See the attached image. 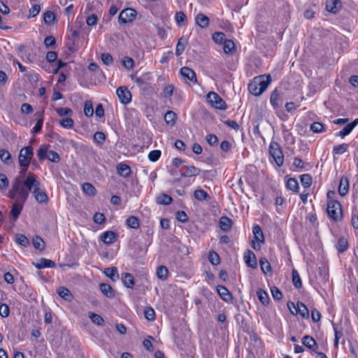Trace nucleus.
Instances as JSON below:
<instances>
[{"label": "nucleus", "instance_id": "1", "mask_svg": "<svg viewBox=\"0 0 358 358\" xmlns=\"http://www.w3.org/2000/svg\"><path fill=\"white\" fill-rule=\"evenodd\" d=\"M271 81L270 75L260 76L254 78L248 85L249 92L255 96H259L268 87Z\"/></svg>", "mask_w": 358, "mask_h": 358}, {"label": "nucleus", "instance_id": "2", "mask_svg": "<svg viewBox=\"0 0 358 358\" xmlns=\"http://www.w3.org/2000/svg\"><path fill=\"white\" fill-rule=\"evenodd\" d=\"M12 186L14 188V191L18 195L19 199L22 203H24L27 201L29 193L25 188L22 178L20 177H17L14 180Z\"/></svg>", "mask_w": 358, "mask_h": 358}, {"label": "nucleus", "instance_id": "3", "mask_svg": "<svg viewBox=\"0 0 358 358\" xmlns=\"http://www.w3.org/2000/svg\"><path fill=\"white\" fill-rule=\"evenodd\" d=\"M269 152L278 166L282 165L284 157L280 145L277 142L272 141L269 145Z\"/></svg>", "mask_w": 358, "mask_h": 358}, {"label": "nucleus", "instance_id": "4", "mask_svg": "<svg viewBox=\"0 0 358 358\" xmlns=\"http://www.w3.org/2000/svg\"><path fill=\"white\" fill-rule=\"evenodd\" d=\"M34 156L33 148L27 146L23 148L19 154L18 160L20 166H29Z\"/></svg>", "mask_w": 358, "mask_h": 358}, {"label": "nucleus", "instance_id": "5", "mask_svg": "<svg viewBox=\"0 0 358 358\" xmlns=\"http://www.w3.org/2000/svg\"><path fill=\"white\" fill-rule=\"evenodd\" d=\"M137 12L131 8H127L122 10L118 15V22L120 24L131 23L136 18Z\"/></svg>", "mask_w": 358, "mask_h": 358}, {"label": "nucleus", "instance_id": "6", "mask_svg": "<svg viewBox=\"0 0 358 358\" xmlns=\"http://www.w3.org/2000/svg\"><path fill=\"white\" fill-rule=\"evenodd\" d=\"M328 215L334 220H338L341 217V206L338 201L336 200H330L327 203Z\"/></svg>", "mask_w": 358, "mask_h": 358}, {"label": "nucleus", "instance_id": "7", "mask_svg": "<svg viewBox=\"0 0 358 358\" xmlns=\"http://www.w3.org/2000/svg\"><path fill=\"white\" fill-rule=\"evenodd\" d=\"M206 99L208 102L213 107L220 110H225L227 106L224 100L215 92H210Z\"/></svg>", "mask_w": 358, "mask_h": 358}, {"label": "nucleus", "instance_id": "8", "mask_svg": "<svg viewBox=\"0 0 358 358\" xmlns=\"http://www.w3.org/2000/svg\"><path fill=\"white\" fill-rule=\"evenodd\" d=\"M35 174L29 173L23 183L28 192H36L40 187V182Z\"/></svg>", "mask_w": 358, "mask_h": 358}, {"label": "nucleus", "instance_id": "9", "mask_svg": "<svg viewBox=\"0 0 358 358\" xmlns=\"http://www.w3.org/2000/svg\"><path fill=\"white\" fill-rule=\"evenodd\" d=\"M120 101L122 104H128L131 100V94L125 87H120L116 90Z\"/></svg>", "mask_w": 358, "mask_h": 358}, {"label": "nucleus", "instance_id": "10", "mask_svg": "<svg viewBox=\"0 0 358 358\" xmlns=\"http://www.w3.org/2000/svg\"><path fill=\"white\" fill-rule=\"evenodd\" d=\"M244 259L245 264H247L248 266L251 267L252 268H257V258L255 253L252 251L248 250L247 252H245Z\"/></svg>", "mask_w": 358, "mask_h": 358}, {"label": "nucleus", "instance_id": "11", "mask_svg": "<svg viewBox=\"0 0 358 358\" xmlns=\"http://www.w3.org/2000/svg\"><path fill=\"white\" fill-rule=\"evenodd\" d=\"M216 289L217 294L223 301L226 302H231L232 301V294L225 287L217 285Z\"/></svg>", "mask_w": 358, "mask_h": 358}, {"label": "nucleus", "instance_id": "12", "mask_svg": "<svg viewBox=\"0 0 358 358\" xmlns=\"http://www.w3.org/2000/svg\"><path fill=\"white\" fill-rule=\"evenodd\" d=\"M117 237L115 232L107 231L101 234L100 239L106 244H112L116 241Z\"/></svg>", "mask_w": 358, "mask_h": 358}, {"label": "nucleus", "instance_id": "13", "mask_svg": "<svg viewBox=\"0 0 358 358\" xmlns=\"http://www.w3.org/2000/svg\"><path fill=\"white\" fill-rule=\"evenodd\" d=\"M182 171L183 172L181 173V177L183 178L198 176L201 172V170L199 168L194 166H183L182 168Z\"/></svg>", "mask_w": 358, "mask_h": 358}, {"label": "nucleus", "instance_id": "14", "mask_svg": "<svg viewBox=\"0 0 358 358\" xmlns=\"http://www.w3.org/2000/svg\"><path fill=\"white\" fill-rule=\"evenodd\" d=\"M33 264L38 269L56 266V264L53 261L45 258H41L38 263H33Z\"/></svg>", "mask_w": 358, "mask_h": 358}, {"label": "nucleus", "instance_id": "15", "mask_svg": "<svg viewBox=\"0 0 358 358\" xmlns=\"http://www.w3.org/2000/svg\"><path fill=\"white\" fill-rule=\"evenodd\" d=\"M23 208V203L20 204L18 201H16L11 208L10 212L11 216L13 218V221H16L20 215Z\"/></svg>", "mask_w": 358, "mask_h": 358}, {"label": "nucleus", "instance_id": "16", "mask_svg": "<svg viewBox=\"0 0 358 358\" xmlns=\"http://www.w3.org/2000/svg\"><path fill=\"white\" fill-rule=\"evenodd\" d=\"M358 124V118L355 119L352 122L347 124L343 129H341L337 136L344 138L348 135L354 129V127Z\"/></svg>", "mask_w": 358, "mask_h": 358}, {"label": "nucleus", "instance_id": "17", "mask_svg": "<svg viewBox=\"0 0 358 358\" xmlns=\"http://www.w3.org/2000/svg\"><path fill=\"white\" fill-rule=\"evenodd\" d=\"M341 6V2L338 0H327L326 9L332 13H336Z\"/></svg>", "mask_w": 358, "mask_h": 358}, {"label": "nucleus", "instance_id": "18", "mask_svg": "<svg viewBox=\"0 0 358 358\" xmlns=\"http://www.w3.org/2000/svg\"><path fill=\"white\" fill-rule=\"evenodd\" d=\"M302 343L307 347L308 348L315 351L317 348V344L315 341V340L310 336H305L302 338Z\"/></svg>", "mask_w": 358, "mask_h": 358}, {"label": "nucleus", "instance_id": "19", "mask_svg": "<svg viewBox=\"0 0 358 358\" xmlns=\"http://www.w3.org/2000/svg\"><path fill=\"white\" fill-rule=\"evenodd\" d=\"M180 73L183 78H187L190 81H196V73L188 67L184 66L181 68Z\"/></svg>", "mask_w": 358, "mask_h": 358}, {"label": "nucleus", "instance_id": "20", "mask_svg": "<svg viewBox=\"0 0 358 358\" xmlns=\"http://www.w3.org/2000/svg\"><path fill=\"white\" fill-rule=\"evenodd\" d=\"M349 188L348 180L346 177H342L340 180V184L338 186V193L341 196H345L348 192Z\"/></svg>", "mask_w": 358, "mask_h": 358}, {"label": "nucleus", "instance_id": "21", "mask_svg": "<svg viewBox=\"0 0 358 358\" xmlns=\"http://www.w3.org/2000/svg\"><path fill=\"white\" fill-rule=\"evenodd\" d=\"M36 200L40 203H46L48 201V195L40 187L36 191L33 192Z\"/></svg>", "mask_w": 358, "mask_h": 358}, {"label": "nucleus", "instance_id": "22", "mask_svg": "<svg viewBox=\"0 0 358 358\" xmlns=\"http://www.w3.org/2000/svg\"><path fill=\"white\" fill-rule=\"evenodd\" d=\"M196 23L201 28H206L209 25V19L203 13H199L196 16Z\"/></svg>", "mask_w": 358, "mask_h": 358}, {"label": "nucleus", "instance_id": "23", "mask_svg": "<svg viewBox=\"0 0 358 358\" xmlns=\"http://www.w3.org/2000/svg\"><path fill=\"white\" fill-rule=\"evenodd\" d=\"M103 273L107 277L110 278L114 282L119 279V274L116 267L113 266L106 268Z\"/></svg>", "mask_w": 358, "mask_h": 358}, {"label": "nucleus", "instance_id": "24", "mask_svg": "<svg viewBox=\"0 0 358 358\" xmlns=\"http://www.w3.org/2000/svg\"><path fill=\"white\" fill-rule=\"evenodd\" d=\"M122 280L124 285L128 288H133L134 285V279L133 275L129 273L122 274Z\"/></svg>", "mask_w": 358, "mask_h": 358}, {"label": "nucleus", "instance_id": "25", "mask_svg": "<svg viewBox=\"0 0 358 358\" xmlns=\"http://www.w3.org/2000/svg\"><path fill=\"white\" fill-rule=\"evenodd\" d=\"M100 290L108 298H113L115 296L114 291L109 284L101 283L100 285Z\"/></svg>", "mask_w": 358, "mask_h": 358}, {"label": "nucleus", "instance_id": "26", "mask_svg": "<svg viewBox=\"0 0 358 358\" xmlns=\"http://www.w3.org/2000/svg\"><path fill=\"white\" fill-rule=\"evenodd\" d=\"M219 225L222 231H227L231 227V220L226 216H222L220 219Z\"/></svg>", "mask_w": 358, "mask_h": 358}, {"label": "nucleus", "instance_id": "27", "mask_svg": "<svg viewBox=\"0 0 358 358\" xmlns=\"http://www.w3.org/2000/svg\"><path fill=\"white\" fill-rule=\"evenodd\" d=\"M252 232L254 234L255 240L258 243H264V236L261 227L259 225L257 224L253 227Z\"/></svg>", "mask_w": 358, "mask_h": 358}, {"label": "nucleus", "instance_id": "28", "mask_svg": "<svg viewBox=\"0 0 358 358\" xmlns=\"http://www.w3.org/2000/svg\"><path fill=\"white\" fill-rule=\"evenodd\" d=\"M43 114H44L43 110L38 112L36 114V115H38V120H37L36 125L31 130V132L33 134H36L41 130L42 127H43Z\"/></svg>", "mask_w": 358, "mask_h": 358}, {"label": "nucleus", "instance_id": "29", "mask_svg": "<svg viewBox=\"0 0 358 358\" xmlns=\"http://www.w3.org/2000/svg\"><path fill=\"white\" fill-rule=\"evenodd\" d=\"M194 195L195 199L199 201H209L210 199L208 194L201 189H196L194 192Z\"/></svg>", "mask_w": 358, "mask_h": 358}, {"label": "nucleus", "instance_id": "30", "mask_svg": "<svg viewBox=\"0 0 358 358\" xmlns=\"http://www.w3.org/2000/svg\"><path fill=\"white\" fill-rule=\"evenodd\" d=\"M296 314L299 313L302 317L307 318L309 316V312L306 306L301 302L297 303V307L295 308Z\"/></svg>", "mask_w": 358, "mask_h": 358}, {"label": "nucleus", "instance_id": "31", "mask_svg": "<svg viewBox=\"0 0 358 358\" xmlns=\"http://www.w3.org/2000/svg\"><path fill=\"white\" fill-rule=\"evenodd\" d=\"M57 292L59 296L66 301H70L72 299V294L71 292L64 287H59L57 290Z\"/></svg>", "mask_w": 358, "mask_h": 358}, {"label": "nucleus", "instance_id": "32", "mask_svg": "<svg viewBox=\"0 0 358 358\" xmlns=\"http://www.w3.org/2000/svg\"><path fill=\"white\" fill-rule=\"evenodd\" d=\"M117 173L124 177H127L130 175V167L125 164H120L117 167Z\"/></svg>", "mask_w": 358, "mask_h": 358}, {"label": "nucleus", "instance_id": "33", "mask_svg": "<svg viewBox=\"0 0 358 358\" xmlns=\"http://www.w3.org/2000/svg\"><path fill=\"white\" fill-rule=\"evenodd\" d=\"M83 192L89 196H94L96 194L95 187L89 182H85L82 186Z\"/></svg>", "mask_w": 358, "mask_h": 358}, {"label": "nucleus", "instance_id": "34", "mask_svg": "<svg viewBox=\"0 0 358 358\" xmlns=\"http://www.w3.org/2000/svg\"><path fill=\"white\" fill-rule=\"evenodd\" d=\"M259 300L263 305H267L269 303V297L268 294L262 289L257 292Z\"/></svg>", "mask_w": 358, "mask_h": 358}, {"label": "nucleus", "instance_id": "35", "mask_svg": "<svg viewBox=\"0 0 358 358\" xmlns=\"http://www.w3.org/2000/svg\"><path fill=\"white\" fill-rule=\"evenodd\" d=\"M176 120V114L174 112L169 110L164 115V120L167 124H170L171 126L174 125Z\"/></svg>", "mask_w": 358, "mask_h": 358}, {"label": "nucleus", "instance_id": "36", "mask_svg": "<svg viewBox=\"0 0 358 358\" xmlns=\"http://www.w3.org/2000/svg\"><path fill=\"white\" fill-rule=\"evenodd\" d=\"M223 50L226 54H231L235 48V44L231 40H224Z\"/></svg>", "mask_w": 358, "mask_h": 358}, {"label": "nucleus", "instance_id": "37", "mask_svg": "<svg viewBox=\"0 0 358 358\" xmlns=\"http://www.w3.org/2000/svg\"><path fill=\"white\" fill-rule=\"evenodd\" d=\"M168 269L164 266H160L157 268V276L160 280H164L167 278L168 276Z\"/></svg>", "mask_w": 358, "mask_h": 358}, {"label": "nucleus", "instance_id": "38", "mask_svg": "<svg viewBox=\"0 0 358 358\" xmlns=\"http://www.w3.org/2000/svg\"><path fill=\"white\" fill-rule=\"evenodd\" d=\"M172 198L166 194H162L157 196V202L161 205H169L172 202Z\"/></svg>", "mask_w": 358, "mask_h": 358}, {"label": "nucleus", "instance_id": "39", "mask_svg": "<svg viewBox=\"0 0 358 358\" xmlns=\"http://www.w3.org/2000/svg\"><path fill=\"white\" fill-rule=\"evenodd\" d=\"M186 44H187L186 39H185L183 38H180V40L178 41V42L177 43L176 49V55L177 56L180 55L183 52V51L185 50Z\"/></svg>", "mask_w": 358, "mask_h": 358}, {"label": "nucleus", "instance_id": "40", "mask_svg": "<svg viewBox=\"0 0 358 358\" xmlns=\"http://www.w3.org/2000/svg\"><path fill=\"white\" fill-rule=\"evenodd\" d=\"M286 187L288 189L297 192L299 189L298 181L294 178H289L287 181Z\"/></svg>", "mask_w": 358, "mask_h": 358}, {"label": "nucleus", "instance_id": "41", "mask_svg": "<svg viewBox=\"0 0 358 358\" xmlns=\"http://www.w3.org/2000/svg\"><path fill=\"white\" fill-rule=\"evenodd\" d=\"M126 223L128 227L132 229H138L140 225L138 219L135 216L129 217L126 220Z\"/></svg>", "mask_w": 358, "mask_h": 358}, {"label": "nucleus", "instance_id": "42", "mask_svg": "<svg viewBox=\"0 0 358 358\" xmlns=\"http://www.w3.org/2000/svg\"><path fill=\"white\" fill-rule=\"evenodd\" d=\"M84 113L88 117H92L93 115V114H94V109H93V106H92V103L90 100H87L85 102Z\"/></svg>", "mask_w": 358, "mask_h": 358}, {"label": "nucleus", "instance_id": "43", "mask_svg": "<svg viewBox=\"0 0 358 358\" xmlns=\"http://www.w3.org/2000/svg\"><path fill=\"white\" fill-rule=\"evenodd\" d=\"M43 20L45 24H52L55 20V15L53 12L48 10L43 14Z\"/></svg>", "mask_w": 358, "mask_h": 358}, {"label": "nucleus", "instance_id": "44", "mask_svg": "<svg viewBox=\"0 0 358 358\" xmlns=\"http://www.w3.org/2000/svg\"><path fill=\"white\" fill-rule=\"evenodd\" d=\"M348 248V243L347 239L344 238H341L338 241V244L336 245V248L339 252H343L345 251Z\"/></svg>", "mask_w": 358, "mask_h": 358}, {"label": "nucleus", "instance_id": "45", "mask_svg": "<svg viewBox=\"0 0 358 358\" xmlns=\"http://www.w3.org/2000/svg\"><path fill=\"white\" fill-rule=\"evenodd\" d=\"M278 99H279V93L277 90H275L271 93V98H270L271 103L275 109L278 108L279 106Z\"/></svg>", "mask_w": 358, "mask_h": 358}, {"label": "nucleus", "instance_id": "46", "mask_svg": "<svg viewBox=\"0 0 358 358\" xmlns=\"http://www.w3.org/2000/svg\"><path fill=\"white\" fill-rule=\"evenodd\" d=\"M33 245L37 250H43L45 248V242L39 236H36L33 238Z\"/></svg>", "mask_w": 358, "mask_h": 358}, {"label": "nucleus", "instance_id": "47", "mask_svg": "<svg viewBox=\"0 0 358 358\" xmlns=\"http://www.w3.org/2000/svg\"><path fill=\"white\" fill-rule=\"evenodd\" d=\"M259 264H260L261 269L264 273L266 274L268 272H271V265L267 259H261Z\"/></svg>", "mask_w": 358, "mask_h": 358}, {"label": "nucleus", "instance_id": "48", "mask_svg": "<svg viewBox=\"0 0 358 358\" xmlns=\"http://www.w3.org/2000/svg\"><path fill=\"white\" fill-rule=\"evenodd\" d=\"M0 159L2 162L7 164H10L11 155L8 151L6 150H0Z\"/></svg>", "mask_w": 358, "mask_h": 358}, {"label": "nucleus", "instance_id": "49", "mask_svg": "<svg viewBox=\"0 0 358 358\" xmlns=\"http://www.w3.org/2000/svg\"><path fill=\"white\" fill-rule=\"evenodd\" d=\"M292 282L296 288H300L302 286L299 274L296 270L292 271Z\"/></svg>", "mask_w": 358, "mask_h": 358}, {"label": "nucleus", "instance_id": "50", "mask_svg": "<svg viewBox=\"0 0 358 358\" xmlns=\"http://www.w3.org/2000/svg\"><path fill=\"white\" fill-rule=\"evenodd\" d=\"M89 317L91 319V320L94 323V324H96L98 325H101L103 324L104 320L103 319V317L101 316H100L98 314H96V313H92V312H90L89 313Z\"/></svg>", "mask_w": 358, "mask_h": 358}, {"label": "nucleus", "instance_id": "51", "mask_svg": "<svg viewBox=\"0 0 358 358\" xmlns=\"http://www.w3.org/2000/svg\"><path fill=\"white\" fill-rule=\"evenodd\" d=\"M144 315L145 318L149 321H153L155 320V313L152 308L147 307L144 310Z\"/></svg>", "mask_w": 358, "mask_h": 358}, {"label": "nucleus", "instance_id": "52", "mask_svg": "<svg viewBox=\"0 0 358 358\" xmlns=\"http://www.w3.org/2000/svg\"><path fill=\"white\" fill-rule=\"evenodd\" d=\"M176 20L178 25H183L185 24V22L187 21V16L182 11L177 12L176 14Z\"/></svg>", "mask_w": 358, "mask_h": 358}, {"label": "nucleus", "instance_id": "53", "mask_svg": "<svg viewBox=\"0 0 358 358\" xmlns=\"http://www.w3.org/2000/svg\"><path fill=\"white\" fill-rule=\"evenodd\" d=\"M301 182L305 187H308L312 184V177L309 174L301 176Z\"/></svg>", "mask_w": 358, "mask_h": 358}, {"label": "nucleus", "instance_id": "54", "mask_svg": "<svg viewBox=\"0 0 358 358\" xmlns=\"http://www.w3.org/2000/svg\"><path fill=\"white\" fill-rule=\"evenodd\" d=\"M59 124L66 129H71L73 127L74 122L71 117H66L61 120Z\"/></svg>", "mask_w": 358, "mask_h": 358}, {"label": "nucleus", "instance_id": "55", "mask_svg": "<svg viewBox=\"0 0 358 358\" xmlns=\"http://www.w3.org/2000/svg\"><path fill=\"white\" fill-rule=\"evenodd\" d=\"M47 159L50 162L57 163L60 161V157L55 151L50 150L48 152Z\"/></svg>", "mask_w": 358, "mask_h": 358}, {"label": "nucleus", "instance_id": "56", "mask_svg": "<svg viewBox=\"0 0 358 358\" xmlns=\"http://www.w3.org/2000/svg\"><path fill=\"white\" fill-rule=\"evenodd\" d=\"M208 259L213 265H218L220 262L219 255L213 251L209 252Z\"/></svg>", "mask_w": 358, "mask_h": 358}, {"label": "nucleus", "instance_id": "57", "mask_svg": "<svg viewBox=\"0 0 358 358\" xmlns=\"http://www.w3.org/2000/svg\"><path fill=\"white\" fill-rule=\"evenodd\" d=\"M15 241L22 246H27L29 243V239L23 234H17Z\"/></svg>", "mask_w": 358, "mask_h": 358}, {"label": "nucleus", "instance_id": "58", "mask_svg": "<svg viewBox=\"0 0 358 358\" xmlns=\"http://www.w3.org/2000/svg\"><path fill=\"white\" fill-rule=\"evenodd\" d=\"M37 157L40 160H43L47 158L48 150L45 145H41L40 148L37 150Z\"/></svg>", "mask_w": 358, "mask_h": 358}, {"label": "nucleus", "instance_id": "59", "mask_svg": "<svg viewBox=\"0 0 358 358\" xmlns=\"http://www.w3.org/2000/svg\"><path fill=\"white\" fill-rule=\"evenodd\" d=\"M101 59L102 62L106 65H110L113 63V59L110 53L104 52L101 54Z\"/></svg>", "mask_w": 358, "mask_h": 358}, {"label": "nucleus", "instance_id": "60", "mask_svg": "<svg viewBox=\"0 0 358 358\" xmlns=\"http://www.w3.org/2000/svg\"><path fill=\"white\" fill-rule=\"evenodd\" d=\"M310 129L314 133H320L323 131L324 126L320 122H315L310 124Z\"/></svg>", "mask_w": 358, "mask_h": 358}, {"label": "nucleus", "instance_id": "61", "mask_svg": "<svg viewBox=\"0 0 358 358\" xmlns=\"http://www.w3.org/2000/svg\"><path fill=\"white\" fill-rule=\"evenodd\" d=\"M213 39L216 43H222L226 40L225 34L222 32H215L213 35Z\"/></svg>", "mask_w": 358, "mask_h": 358}, {"label": "nucleus", "instance_id": "62", "mask_svg": "<svg viewBox=\"0 0 358 358\" xmlns=\"http://www.w3.org/2000/svg\"><path fill=\"white\" fill-rule=\"evenodd\" d=\"M94 139L97 143L102 144L106 140V136L101 131H96L94 135Z\"/></svg>", "mask_w": 358, "mask_h": 358}, {"label": "nucleus", "instance_id": "63", "mask_svg": "<svg viewBox=\"0 0 358 358\" xmlns=\"http://www.w3.org/2000/svg\"><path fill=\"white\" fill-rule=\"evenodd\" d=\"M57 113L59 116L69 115L71 116L73 114V111L69 108H59L57 110Z\"/></svg>", "mask_w": 358, "mask_h": 358}, {"label": "nucleus", "instance_id": "64", "mask_svg": "<svg viewBox=\"0 0 358 358\" xmlns=\"http://www.w3.org/2000/svg\"><path fill=\"white\" fill-rule=\"evenodd\" d=\"M160 155H161V151L160 150H155L151 151L149 153L148 159L151 162H156V161H157L159 159V158L160 157Z\"/></svg>", "mask_w": 358, "mask_h": 358}]
</instances>
